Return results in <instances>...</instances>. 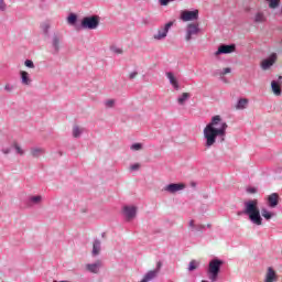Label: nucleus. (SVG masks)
I'll return each instance as SVG.
<instances>
[{
  "mask_svg": "<svg viewBox=\"0 0 282 282\" xmlns=\"http://www.w3.org/2000/svg\"><path fill=\"white\" fill-rule=\"evenodd\" d=\"M161 269H162V262H158L156 263V270H152V271L156 272V274H159Z\"/></svg>",
  "mask_w": 282,
  "mask_h": 282,
  "instance_id": "obj_34",
  "label": "nucleus"
},
{
  "mask_svg": "<svg viewBox=\"0 0 282 282\" xmlns=\"http://www.w3.org/2000/svg\"><path fill=\"white\" fill-rule=\"evenodd\" d=\"M188 270H189V272H193V270H197V261L192 260V261L189 262Z\"/></svg>",
  "mask_w": 282,
  "mask_h": 282,
  "instance_id": "obj_29",
  "label": "nucleus"
},
{
  "mask_svg": "<svg viewBox=\"0 0 282 282\" xmlns=\"http://www.w3.org/2000/svg\"><path fill=\"white\" fill-rule=\"evenodd\" d=\"M14 149H15L17 153H19V155H23V153H24L23 149H21V147H19V144H15Z\"/></svg>",
  "mask_w": 282,
  "mask_h": 282,
  "instance_id": "obj_33",
  "label": "nucleus"
},
{
  "mask_svg": "<svg viewBox=\"0 0 282 282\" xmlns=\"http://www.w3.org/2000/svg\"><path fill=\"white\" fill-rule=\"evenodd\" d=\"M115 52H116V54H122V50H120V48L115 50Z\"/></svg>",
  "mask_w": 282,
  "mask_h": 282,
  "instance_id": "obj_45",
  "label": "nucleus"
},
{
  "mask_svg": "<svg viewBox=\"0 0 282 282\" xmlns=\"http://www.w3.org/2000/svg\"><path fill=\"white\" fill-rule=\"evenodd\" d=\"M42 200H43V197H41V196H33V197H31V202L33 204H41Z\"/></svg>",
  "mask_w": 282,
  "mask_h": 282,
  "instance_id": "obj_30",
  "label": "nucleus"
},
{
  "mask_svg": "<svg viewBox=\"0 0 282 282\" xmlns=\"http://www.w3.org/2000/svg\"><path fill=\"white\" fill-rule=\"evenodd\" d=\"M279 3H281V0H270L269 8H279Z\"/></svg>",
  "mask_w": 282,
  "mask_h": 282,
  "instance_id": "obj_28",
  "label": "nucleus"
},
{
  "mask_svg": "<svg viewBox=\"0 0 282 282\" xmlns=\"http://www.w3.org/2000/svg\"><path fill=\"white\" fill-rule=\"evenodd\" d=\"M199 32H200L199 24H195V23L187 24L185 40L191 41V39H193V36H197Z\"/></svg>",
  "mask_w": 282,
  "mask_h": 282,
  "instance_id": "obj_7",
  "label": "nucleus"
},
{
  "mask_svg": "<svg viewBox=\"0 0 282 282\" xmlns=\"http://www.w3.org/2000/svg\"><path fill=\"white\" fill-rule=\"evenodd\" d=\"M173 28V22H167L164 26H161L158 30V34H154L155 41H162V39H166V35L169 34V30Z\"/></svg>",
  "mask_w": 282,
  "mask_h": 282,
  "instance_id": "obj_6",
  "label": "nucleus"
},
{
  "mask_svg": "<svg viewBox=\"0 0 282 282\" xmlns=\"http://www.w3.org/2000/svg\"><path fill=\"white\" fill-rule=\"evenodd\" d=\"M261 214H262V217H264V219H272V213L268 212V209L262 208Z\"/></svg>",
  "mask_w": 282,
  "mask_h": 282,
  "instance_id": "obj_26",
  "label": "nucleus"
},
{
  "mask_svg": "<svg viewBox=\"0 0 282 282\" xmlns=\"http://www.w3.org/2000/svg\"><path fill=\"white\" fill-rule=\"evenodd\" d=\"M230 67H226L223 69L221 76H226V74H230Z\"/></svg>",
  "mask_w": 282,
  "mask_h": 282,
  "instance_id": "obj_36",
  "label": "nucleus"
},
{
  "mask_svg": "<svg viewBox=\"0 0 282 282\" xmlns=\"http://www.w3.org/2000/svg\"><path fill=\"white\" fill-rule=\"evenodd\" d=\"M43 153H45V150H43L42 148H33V149H31V155L33 158H41V155H43Z\"/></svg>",
  "mask_w": 282,
  "mask_h": 282,
  "instance_id": "obj_19",
  "label": "nucleus"
},
{
  "mask_svg": "<svg viewBox=\"0 0 282 282\" xmlns=\"http://www.w3.org/2000/svg\"><path fill=\"white\" fill-rule=\"evenodd\" d=\"M268 205L270 208H276L279 206V194L273 193L267 197Z\"/></svg>",
  "mask_w": 282,
  "mask_h": 282,
  "instance_id": "obj_13",
  "label": "nucleus"
},
{
  "mask_svg": "<svg viewBox=\"0 0 282 282\" xmlns=\"http://www.w3.org/2000/svg\"><path fill=\"white\" fill-rule=\"evenodd\" d=\"M189 98H191V94L183 93L181 97H178L177 102L178 105H184V102H186V100H188Z\"/></svg>",
  "mask_w": 282,
  "mask_h": 282,
  "instance_id": "obj_21",
  "label": "nucleus"
},
{
  "mask_svg": "<svg viewBox=\"0 0 282 282\" xmlns=\"http://www.w3.org/2000/svg\"><path fill=\"white\" fill-rule=\"evenodd\" d=\"M246 107H248V99L242 98V99L238 100L236 109H246Z\"/></svg>",
  "mask_w": 282,
  "mask_h": 282,
  "instance_id": "obj_22",
  "label": "nucleus"
},
{
  "mask_svg": "<svg viewBox=\"0 0 282 282\" xmlns=\"http://www.w3.org/2000/svg\"><path fill=\"white\" fill-rule=\"evenodd\" d=\"M80 133H83V129H80L78 126H74V128H73V135L75 138H80Z\"/></svg>",
  "mask_w": 282,
  "mask_h": 282,
  "instance_id": "obj_24",
  "label": "nucleus"
},
{
  "mask_svg": "<svg viewBox=\"0 0 282 282\" xmlns=\"http://www.w3.org/2000/svg\"><path fill=\"white\" fill-rule=\"evenodd\" d=\"M99 23H100V20L98 19L97 15L86 17L82 21V28H84V30H96Z\"/></svg>",
  "mask_w": 282,
  "mask_h": 282,
  "instance_id": "obj_4",
  "label": "nucleus"
},
{
  "mask_svg": "<svg viewBox=\"0 0 282 282\" xmlns=\"http://www.w3.org/2000/svg\"><path fill=\"white\" fill-rule=\"evenodd\" d=\"M256 23H265V15L261 12L257 13L254 17Z\"/></svg>",
  "mask_w": 282,
  "mask_h": 282,
  "instance_id": "obj_23",
  "label": "nucleus"
},
{
  "mask_svg": "<svg viewBox=\"0 0 282 282\" xmlns=\"http://www.w3.org/2000/svg\"><path fill=\"white\" fill-rule=\"evenodd\" d=\"M20 76H21L22 85H26V86L32 85V79L30 78V73L29 72L21 70Z\"/></svg>",
  "mask_w": 282,
  "mask_h": 282,
  "instance_id": "obj_15",
  "label": "nucleus"
},
{
  "mask_svg": "<svg viewBox=\"0 0 282 282\" xmlns=\"http://www.w3.org/2000/svg\"><path fill=\"white\" fill-rule=\"evenodd\" d=\"M166 77L170 80V84L172 85V87H174V89H180V83L177 82V78H175V75H173V73H166Z\"/></svg>",
  "mask_w": 282,
  "mask_h": 282,
  "instance_id": "obj_16",
  "label": "nucleus"
},
{
  "mask_svg": "<svg viewBox=\"0 0 282 282\" xmlns=\"http://www.w3.org/2000/svg\"><path fill=\"white\" fill-rule=\"evenodd\" d=\"M53 47H55L56 52H58V50L61 48V40L58 39V36H55L53 39Z\"/></svg>",
  "mask_w": 282,
  "mask_h": 282,
  "instance_id": "obj_25",
  "label": "nucleus"
},
{
  "mask_svg": "<svg viewBox=\"0 0 282 282\" xmlns=\"http://www.w3.org/2000/svg\"><path fill=\"white\" fill-rule=\"evenodd\" d=\"M189 227H191V228H195V220H191V221H189Z\"/></svg>",
  "mask_w": 282,
  "mask_h": 282,
  "instance_id": "obj_43",
  "label": "nucleus"
},
{
  "mask_svg": "<svg viewBox=\"0 0 282 282\" xmlns=\"http://www.w3.org/2000/svg\"><path fill=\"white\" fill-rule=\"evenodd\" d=\"M4 89H6V91H12V86H10V84H7L4 86Z\"/></svg>",
  "mask_w": 282,
  "mask_h": 282,
  "instance_id": "obj_42",
  "label": "nucleus"
},
{
  "mask_svg": "<svg viewBox=\"0 0 282 282\" xmlns=\"http://www.w3.org/2000/svg\"><path fill=\"white\" fill-rule=\"evenodd\" d=\"M181 19L185 22L197 21L199 19V10L188 11L184 10L181 12Z\"/></svg>",
  "mask_w": 282,
  "mask_h": 282,
  "instance_id": "obj_5",
  "label": "nucleus"
},
{
  "mask_svg": "<svg viewBox=\"0 0 282 282\" xmlns=\"http://www.w3.org/2000/svg\"><path fill=\"white\" fill-rule=\"evenodd\" d=\"M2 153H4V155H8V153H10V149L2 150Z\"/></svg>",
  "mask_w": 282,
  "mask_h": 282,
  "instance_id": "obj_44",
  "label": "nucleus"
},
{
  "mask_svg": "<svg viewBox=\"0 0 282 282\" xmlns=\"http://www.w3.org/2000/svg\"><path fill=\"white\" fill-rule=\"evenodd\" d=\"M100 254V240H95L93 245V257H98Z\"/></svg>",
  "mask_w": 282,
  "mask_h": 282,
  "instance_id": "obj_20",
  "label": "nucleus"
},
{
  "mask_svg": "<svg viewBox=\"0 0 282 282\" xmlns=\"http://www.w3.org/2000/svg\"><path fill=\"white\" fill-rule=\"evenodd\" d=\"M77 19H78V18L76 17V14L72 13V14L67 18V21H68V23H70V25H74V23H76Z\"/></svg>",
  "mask_w": 282,
  "mask_h": 282,
  "instance_id": "obj_27",
  "label": "nucleus"
},
{
  "mask_svg": "<svg viewBox=\"0 0 282 282\" xmlns=\"http://www.w3.org/2000/svg\"><path fill=\"white\" fill-rule=\"evenodd\" d=\"M175 0H160L161 6H167L169 3L173 2Z\"/></svg>",
  "mask_w": 282,
  "mask_h": 282,
  "instance_id": "obj_35",
  "label": "nucleus"
},
{
  "mask_svg": "<svg viewBox=\"0 0 282 282\" xmlns=\"http://www.w3.org/2000/svg\"><path fill=\"white\" fill-rule=\"evenodd\" d=\"M186 185L184 183H172L165 186V191L167 193H177L178 191H184Z\"/></svg>",
  "mask_w": 282,
  "mask_h": 282,
  "instance_id": "obj_9",
  "label": "nucleus"
},
{
  "mask_svg": "<svg viewBox=\"0 0 282 282\" xmlns=\"http://www.w3.org/2000/svg\"><path fill=\"white\" fill-rule=\"evenodd\" d=\"M247 192L250 193L251 195H253L254 193H257V188L250 187L247 189Z\"/></svg>",
  "mask_w": 282,
  "mask_h": 282,
  "instance_id": "obj_40",
  "label": "nucleus"
},
{
  "mask_svg": "<svg viewBox=\"0 0 282 282\" xmlns=\"http://www.w3.org/2000/svg\"><path fill=\"white\" fill-rule=\"evenodd\" d=\"M116 101H113V99H109L108 101H106V106L108 107H113Z\"/></svg>",
  "mask_w": 282,
  "mask_h": 282,
  "instance_id": "obj_38",
  "label": "nucleus"
},
{
  "mask_svg": "<svg viewBox=\"0 0 282 282\" xmlns=\"http://www.w3.org/2000/svg\"><path fill=\"white\" fill-rule=\"evenodd\" d=\"M0 10L6 11V2L3 0H0Z\"/></svg>",
  "mask_w": 282,
  "mask_h": 282,
  "instance_id": "obj_37",
  "label": "nucleus"
},
{
  "mask_svg": "<svg viewBox=\"0 0 282 282\" xmlns=\"http://www.w3.org/2000/svg\"><path fill=\"white\" fill-rule=\"evenodd\" d=\"M137 209L133 206H124L123 207V215L128 219V221H131L135 217Z\"/></svg>",
  "mask_w": 282,
  "mask_h": 282,
  "instance_id": "obj_12",
  "label": "nucleus"
},
{
  "mask_svg": "<svg viewBox=\"0 0 282 282\" xmlns=\"http://www.w3.org/2000/svg\"><path fill=\"white\" fill-rule=\"evenodd\" d=\"M226 129H228V123L221 119V116L216 115L212 118V121L204 128L203 133L206 140L205 145L210 148L217 142V138H226Z\"/></svg>",
  "mask_w": 282,
  "mask_h": 282,
  "instance_id": "obj_1",
  "label": "nucleus"
},
{
  "mask_svg": "<svg viewBox=\"0 0 282 282\" xmlns=\"http://www.w3.org/2000/svg\"><path fill=\"white\" fill-rule=\"evenodd\" d=\"M155 276H158V271H149L140 282H151Z\"/></svg>",
  "mask_w": 282,
  "mask_h": 282,
  "instance_id": "obj_17",
  "label": "nucleus"
},
{
  "mask_svg": "<svg viewBox=\"0 0 282 282\" xmlns=\"http://www.w3.org/2000/svg\"><path fill=\"white\" fill-rule=\"evenodd\" d=\"M221 265H224V261L219 259H214L209 261L208 269H207V275L209 281H217L219 276V272L221 270Z\"/></svg>",
  "mask_w": 282,
  "mask_h": 282,
  "instance_id": "obj_3",
  "label": "nucleus"
},
{
  "mask_svg": "<svg viewBox=\"0 0 282 282\" xmlns=\"http://www.w3.org/2000/svg\"><path fill=\"white\" fill-rule=\"evenodd\" d=\"M135 76H138V73H137V72H133V73H130V74H129V78H130L131 80H133V78H135Z\"/></svg>",
  "mask_w": 282,
  "mask_h": 282,
  "instance_id": "obj_41",
  "label": "nucleus"
},
{
  "mask_svg": "<svg viewBox=\"0 0 282 282\" xmlns=\"http://www.w3.org/2000/svg\"><path fill=\"white\" fill-rule=\"evenodd\" d=\"M235 50H236L235 44H230V45L223 44L218 47L217 52L215 53V56H219V54H232Z\"/></svg>",
  "mask_w": 282,
  "mask_h": 282,
  "instance_id": "obj_8",
  "label": "nucleus"
},
{
  "mask_svg": "<svg viewBox=\"0 0 282 282\" xmlns=\"http://www.w3.org/2000/svg\"><path fill=\"white\" fill-rule=\"evenodd\" d=\"M25 67H29L30 69H34V62L32 59H26L24 62Z\"/></svg>",
  "mask_w": 282,
  "mask_h": 282,
  "instance_id": "obj_31",
  "label": "nucleus"
},
{
  "mask_svg": "<svg viewBox=\"0 0 282 282\" xmlns=\"http://www.w3.org/2000/svg\"><path fill=\"white\" fill-rule=\"evenodd\" d=\"M131 171H138V169H140V164L139 163H137V164H133V165H131Z\"/></svg>",
  "mask_w": 282,
  "mask_h": 282,
  "instance_id": "obj_39",
  "label": "nucleus"
},
{
  "mask_svg": "<svg viewBox=\"0 0 282 282\" xmlns=\"http://www.w3.org/2000/svg\"><path fill=\"white\" fill-rule=\"evenodd\" d=\"M276 281V271L269 267L265 273L264 282H275Z\"/></svg>",
  "mask_w": 282,
  "mask_h": 282,
  "instance_id": "obj_14",
  "label": "nucleus"
},
{
  "mask_svg": "<svg viewBox=\"0 0 282 282\" xmlns=\"http://www.w3.org/2000/svg\"><path fill=\"white\" fill-rule=\"evenodd\" d=\"M271 89L274 96H281V85H279V83H276L275 80L271 83Z\"/></svg>",
  "mask_w": 282,
  "mask_h": 282,
  "instance_id": "obj_18",
  "label": "nucleus"
},
{
  "mask_svg": "<svg viewBox=\"0 0 282 282\" xmlns=\"http://www.w3.org/2000/svg\"><path fill=\"white\" fill-rule=\"evenodd\" d=\"M274 63H276V54L273 53L269 58L263 59L261 62V68L264 70H268L272 67V65H274Z\"/></svg>",
  "mask_w": 282,
  "mask_h": 282,
  "instance_id": "obj_11",
  "label": "nucleus"
},
{
  "mask_svg": "<svg viewBox=\"0 0 282 282\" xmlns=\"http://www.w3.org/2000/svg\"><path fill=\"white\" fill-rule=\"evenodd\" d=\"M100 268H102V262L100 260L86 264V270L91 272V274H98L100 272Z\"/></svg>",
  "mask_w": 282,
  "mask_h": 282,
  "instance_id": "obj_10",
  "label": "nucleus"
},
{
  "mask_svg": "<svg viewBox=\"0 0 282 282\" xmlns=\"http://www.w3.org/2000/svg\"><path fill=\"white\" fill-rule=\"evenodd\" d=\"M132 151H140L142 150V144L141 143H134L131 145Z\"/></svg>",
  "mask_w": 282,
  "mask_h": 282,
  "instance_id": "obj_32",
  "label": "nucleus"
},
{
  "mask_svg": "<svg viewBox=\"0 0 282 282\" xmlns=\"http://www.w3.org/2000/svg\"><path fill=\"white\" fill-rule=\"evenodd\" d=\"M245 215H248L250 221H252V224L256 226L263 225V218H261L259 202L257 199L245 203Z\"/></svg>",
  "mask_w": 282,
  "mask_h": 282,
  "instance_id": "obj_2",
  "label": "nucleus"
}]
</instances>
